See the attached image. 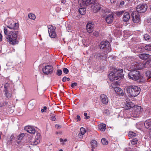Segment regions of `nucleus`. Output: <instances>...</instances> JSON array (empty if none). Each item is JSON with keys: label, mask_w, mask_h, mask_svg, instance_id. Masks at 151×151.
Here are the masks:
<instances>
[{"label": "nucleus", "mask_w": 151, "mask_h": 151, "mask_svg": "<svg viewBox=\"0 0 151 151\" xmlns=\"http://www.w3.org/2000/svg\"><path fill=\"white\" fill-rule=\"evenodd\" d=\"M124 91L128 96L134 97L137 96L140 92V88L134 85L128 86L125 87Z\"/></svg>", "instance_id": "f257e3e1"}, {"label": "nucleus", "mask_w": 151, "mask_h": 151, "mask_svg": "<svg viewBox=\"0 0 151 151\" xmlns=\"http://www.w3.org/2000/svg\"><path fill=\"white\" fill-rule=\"evenodd\" d=\"M19 32L17 31H10L8 35L6 36V41L11 45L17 44L19 42L18 35Z\"/></svg>", "instance_id": "f03ea898"}, {"label": "nucleus", "mask_w": 151, "mask_h": 151, "mask_svg": "<svg viewBox=\"0 0 151 151\" xmlns=\"http://www.w3.org/2000/svg\"><path fill=\"white\" fill-rule=\"evenodd\" d=\"M122 75L123 70L122 69L118 70L116 69H115L109 73V78L110 81L114 82L115 83H117V81H115L121 78Z\"/></svg>", "instance_id": "7ed1b4c3"}, {"label": "nucleus", "mask_w": 151, "mask_h": 151, "mask_svg": "<svg viewBox=\"0 0 151 151\" xmlns=\"http://www.w3.org/2000/svg\"><path fill=\"white\" fill-rule=\"evenodd\" d=\"M127 105L128 107H133L134 111L133 113V115L134 117H137L139 116L142 111V109L141 108V106L137 105L134 106L132 102H129Z\"/></svg>", "instance_id": "20e7f679"}, {"label": "nucleus", "mask_w": 151, "mask_h": 151, "mask_svg": "<svg viewBox=\"0 0 151 151\" xmlns=\"http://www.w3.org/2000/svg\"><path fill=\"white\" fill-rule=\"evenodd\" d=\"M100 48L104 50V51L106 53L109 52L111 51V48L109 43L108 41H102L101 42Z\"/></svg>", "instance_id": "39448f33"}, {"label": "nucleus", "mask_w": 151, "mask_h": 151, "mask_svg": "<svg viewBox=\"0 0 151 151\" xmlns=\"http://www.w3.org/2000/svg\"><path fill=\"white\" fill-rule=\"evenodd\" d=\"M140 73L137 70H133L131 71L128 74V77L134 81L138 80L139 78Z\"/></svg>", "instance_id": "423d86ee"}, {"label": "nucleus", "mask_w": 151, "mask_h": 151, "mask_svg": "<svg viewBox=\"0 0 151 151\" xmlns=\"http://www.w3.org/2000/svg\"><path fill=\"white\" fill-rule=\"evenodd\" d=\"M147 8L146 4H140L136 7V10L138 13H143L146 11Z\"/></svg>", "instance_id": "0eeeda50"}, {"label": "nucleus", "mask_w": 151, "mask_h": 151, "mask_svg": "<svg viewBox=\"0 0 151 151\" xmlns=\"http://www.w3.org/2000/svg\"><path fill=\"white\" fill-rule=\"evenodd\" d=\"M53 67L52 65H47L42 69L43 73L46 75L51 74L53 71Z\"/></svg>", "instance_id": "6e6552de"}, {"label": "nucleus", "mask_w": 151, "mask_h": 151, "mask_svg": "<svg viewBox=\"0 0 151 151\" xmlns=\"http://www.w3.org/2000/svg\"><path fill=\"white\" fill-rule=\"evenodd\" d=\"M8 25L7 27L11 29H17L19 26V24L18 23H14L12 21H9L8 22Z\"/></svg>", "instance_id": "1a4fd4ad"}, {"label": "nucleus", "mask_w": 151, "mask_h": 151, "mask_svg": "<svg viewBox=\"0 0 151 151\" xmlns=\"http://www.w3.org/2000/svg\"><path fill=\"white\" fill-rule=\"evenodd\" d=\"M48 32L49 36L51 38H54L56 36L54 27L52 25L48 26Z\"/></svg>", "instance_id": "9d476101"}, {"label": "nucleus", "mask_w": 151, "mask_h": 151, "mask_svg": "<svg viewBox=\"0 0 151 151\" xmlns=\"http://www.w3.org/2000/svg\"><path fill=\"white\" fill-rule=\"evenodd\" d=\"M132 16L133 18V21L134 22L136 23L139 22L140 20V17L138 12L136 11L132 12Z\"/></svg>", "instance_id": "9b49d317"}, {"label": "nucleus", "mask_w": 151, "mask_h": 151, "mask_svg": "<svg viewBox=\"0 0 151 151\" xmlns=\"http://www.w3.org/2000/svg\"><path fill=\"white\" fill-rule=\"evenodd\" d=\"M142 64L138 63L137 62L131 64V68L132 70L139 69L142 68Z\"/></svg>", "instance_id": "f8f14e48"}, {"label": "nucleus", "mask_w": 151, "mask_h": 151, "mask_svg": "<svg viewBox=\"0 0 151 151\" xmlns=\"http://www.w3.org/2000/svg\"><path fill=\"white\" fill-rule=\"evenodd\" d=\"M94 24L92 22H88L87 24L86 28L88 32L89 33L92 32L94 29Z\"/></svg>", "instance_id": "ddd939ff"}, {"label": "nucleus", "mask_w": 151, "mask_h": 151, "mask_svg": "<svg viewBox=\"0 0 151 151\" xmlns=\"http://www.w3.org/2000/svg\"><path fill=\"white\" fill-rule=\"evenodd\" d=\"M41 135L40 133H37L35 140L32 142L33 145H37L40 142Z\"/></svg>", "instance_id": "4468645a"}, {"label": "nucleus", "mask_w": 151, "mask_h": 151, "mask_svg": "<svg viewBox=\"0 0 151 151\" xmlns=\"http://www.w3.org/2000/svg\"><path fill=\"white\" fill-rule=\"evenodd\" d=\"M101 100L104 104H106L108 102V99L106 96L104 94L101 95L100 96Z\"/></svg>", "instance_id": "2eb2a0df"}, {"label": "nucleus", "mask_w": 151, "mask_h": 151, "mask_svg": "<svg viewBox=\"0 0 151 151\" xmlns=\"http://www.w3.org/2000/svg\"><path fill=\"white\" fill-rule=\"evenodd\" d=\"M24 129L27 132L31 134H34L35 132V129L33 127L31 126H26L25 127Z\"/></svg>", "instance_id": "dca6fc26"}, {"label": "nucleus", "mask_w": 151, "mask_h": 151, "mask_svg": "<svg viewBox=\"0 0 151 151\" xmlns=\"http://www.w3.org/2000/svg\"><path fill=\"white\" fill-rule=\"evenodd\" d=\"M113 20V16L112 14H109L106 17V21L108 24L111 23Z\"/></svg>", "instance_id": "f3484780"}, {"label": "nucleus", "mask_w": 151, "mask_h": 151, "mask_svg": "<svg viewBox=\"0 0 151 151\" xmlns=\"http://www.w3.org/2000/svg\"><path fill=\"white\" fill-rule=\"evenodd\" d=\"M106 55L104 56L100 53H96L94 55L95 58L99 60H103L104 58H106Z\"/></svg>", "instance_id": "a211bd4d"}, {"label": "nucleus", "mask_w": 151, "mask_h": 151, "mask_svg": "<svg viewBox=\"0 0 151 151\" xmlns=\"http://www.w3.org/2000/svg\"><path fill=\"white\" fill-rule=\"evenodd\" d=\"M142 68H148L151 67V59L150 58L146 61L144 64L141 65Z\"/></svg>", "instance_id": "6ab92c4d"}, {"label": "nucleus", "mask_w": 151, "mask_h": 151, "mask_svg": "<svg viewBox=\"0 0 151 151\" xmlns=\"http://www.w3.org/2000/svg\"><path fill=\"white\" fill-rule=\"evenodd\" d=\"M96 0H83V3L84 5H89L94 4Z\"/></svg>", "instance_id": "aec40b11"}, {"label": "nucleus", "mask_w": 151, "mask_h": 151, "mask_svg": "<svg viewBox=\"0 0 151 151\" xmlns=\"http://www.w3.org/2000/svg\"><path fill=\"white\" fill-rule=\"evenodd\" d=\"M144 125L147 129H151V120L149 119L146 121L144 123Z\"/></svg>", "instance_id": "412c9836"}, {"label": "nucleus", "mask_w": 151, "mask_h": 151, "mask_svg": "<svg viewBox=\"0 0 151 151\" xmlns=\"http://www.w3.org/2000/svg\"><path fill=\"white\" fill-rule=\"evenodd\" d=\"M130 18V14L127 13H125L124 14L123 17V20L125 22L128 21Z\"/></svg>", "instance_id": "4be33fe9"}, {"label": "nucleus", "mask_w": 151, "mask_h": 151, "mask_svg": "<svg viewBox=\"0 0 151 151\" xmlns=\"http://www.w3.org/2000/svg\"><path fill=\"white\" fill-rule=\"evenodd\" d=\"M140 58L142 60H146L148 59L150 57V55L146 54H140L139 55Z\"/></svg>", "instance_id": "5701e85b"}, {"label": "nucleus", "mask_w": 151, "mask_h": 151, "mask_svg": "<svg viewBox=\"0 0 151 151\" xmlns=\"http://www.w3.org/2000/svg\"><path fill=\"white\" fill-rule=\"evenodd\" d=\"M114 89L115 92L118 94H121L123 92V91L119 87H116L114 88Z\"/></svg>", "instance_id": "b1692460"}, {"label": "nucleus", "mask_w": 151, "mask_h": 151, "mask_svg": "<svg viewBox=\"0 0 151 151\" xmlns=\"http://www.w3.org/2000/svg\"><path fill=\"white\" fill-rule=\"evenodd\" d=\"M24 136L25 134H21L18 136L17 142L18 144L21 142L23 138H24Z\"/></svg>", "instance_id": "393cba45"}, {"label": "nucleus", "mask_w": 151, "mask_h": 151, "mask_svg": "<svg viewBox=\"0 0 151 151\" xmlns=\"http://www.w3.org/2000/svg\"><path fill=\"white\" fill-rule=\"evenodd\" d=\"M9 85L8 83H5L4 85V92H7L9 88Z\"/></svg>", "instance_id": "a878e982"}, {"label": "nucleus", "mask_w": 151, "mask_h": 151, "mask_svg": "<svg viewBox=\"0 0 151 151\" xmlns=\"http://www.w3.org/2000/svg\"><path fill=\"white\" fill-rule=\"evenodd\" d=\"M106 125L102 124L100 125L99 129L101 131H104L106 129Z\"/></svg>", "instance_id": "bb28decb"}, {"label": "nucleus", "mask_w": 151, "mask_h": 151, "mask_svg": "<svg viewBox=\"0 0 151 151\" xmlns=\"http://www.w3.org/2000/svg\"><path fill=\"white\" fill-rule=\"evenodd\" d=\"M79 11L81 14L84 15L85 13L86 9L84 8H80L79 9Z\"/></svg>", "instance_id": "cd10ccee"}, {"label": "nucleus", "mask_w": 151, "mask_h": 151, "mask_svg": "<svg viewBox=\"0 0 151 151\" xmlns=\"http://www.w3.org/2000/svg\"><path fill=\"white\" fill-rule=\"evenodd\" d=\"M136 136V134L132 132H130L128 133V137H129L132 138Z\"/></svg>", "instance_id": "c85d7f7f"}, {"label": "nucleus", "mask_w": 151, "mask_h": 151, "mask_svg": "<svg viewBox=\"0 0 151 151\" xmlns=\"http://www.w3.org/2000/svg\"><path fill=\"white\" fill-rule=\"evenodd\" d=\"M97 142L94 140H93L91 142V144L92 147H95L97 146Z\"/></svg>", "instance_id": "c756f323"}, {"label": "nucleus", "mask_w": 151, "mask_h": 151, "mask_svg": "<svg viewBox=\"0 0 151 151\" xmlns=\"http://www.w3.org/2000/svg\"><path fill=\"white\" fill-rule=\"evenodd\" d=\"M6 92H5V95L6 97L8 98H10L12 95V93L11 92L8 91L6 93Z\"/></svg>", "instance_id": "7c9ffc66"}, {"label": "nucleus", "mask_w": 151, "mask_h": 151, "mask_svg": "<svg viewBox=\"0 0 151 151\" xmlns=\"http://www.w3.org/2000/svg\"><path fill=\"white\" fill-rule=\"evenodd\" d=\"M137 139L136 138L132 139L131 141V143L132 145H134L137 143Z\"/></svg>", "instance_id": "2f4dec72"}, {"label": "nucleus", "mask_w": 151, "mask_h": 151, "mask_svg": "<svg viewBox=\"0 0 151 151\" xmlns=\"http://www.w3.org/2000/svg\"><path fill=\"white\" fill-rule=\"evenodd\" d=\"M101 142L102 144L104 145H106L108 143V141L106 140L105 138H102L101 139Z\"/></svg>", "instance_id": "473e14b6"}, {"label": "nucleus", "mask_w": 151, "mask_h": 151, "mask_svg": "<svg viewBox=\"0 0 151 151\" xmlns=\"http://www.w3.org/2000/svg\"><path fill=\"white\" fill-rule=\"evenodd\" d=\"M144 38L146 40H149L150 39V36L147 34H145L144 35Z\"/></svg>", "instance_id": "72a5a7b5"}, {"label": "nucleus", "mask_w": 151, "mask_h": 151, "mask_svg": "<svg viewBox=\"0 0 151 151\" xmlns=\"http://www.w3.org/2000/svg\"><path fill=\"white\" fill-rule=\"evenodd\" d=\"M29 18L32 19H35V17L34 14L30 13L28 14Z\"/></svg>", "instance_id": "f704fd0d"}, {"label": "nucleus", "mask_w": 151, "mask_h": 151, "mask_svg": "<svg viewBox=\"0 0 151 151\" xmlns=\"http://www.w3.org/2000/svg\"><path fill=\"white\" fill-rule=\"evenodd\" d=\"M86 133V130L84 128L82 127L80 129L79 133L84 135Z\"/></svg>", "instance_id": "c9c22d12"}, {"label": "nucleus", "mask_w": 151, "mask_h": 151, "mask_svg": "<svg viewBox=\"0 0 151 151\" xmlns=\"http://www.w3.org/2000/svg\"><path fill=\"white\" fill-rule=\"evenodd\" d=\"M145 50L148 51L151 50V44H150L145 46Z\"/></svg>", "instance_id": "e433bc0d"}, {"label": "nucleus", "mask_w": 151, "mask_h": 151, "mask_svg": "<svg viewBox=\"0 0 151 151\" xmlns=\"http://www.w3.org/2000/svg\"><path fill=\"white\" fill-rule=\"evenodd\" d=\"M146 76L147 79H149L151 78V72L150 71H147L146 73Z\"/></svg>", "instance_id": "4c0bfd02"}, {"label": "nucleus", "mask_w": 151, "mask_h": 151, "mask_svg": "<svg viewBox=\"0 0 151 151\" xmlns=\"http://www.w3.org/2000/svg\"><path fill=\"white\" fill-rule=\"evenodd\" d=\"M139 80V81L142 83H143L145 81V79L142 76H141L140 75L139 78L138 79Z\"/></svg>", "instance_id": "58836bf2"}, {"label": "nucleus", "mask_w": 151, "mask_h": 151, "mask_svg": "<svg viewBox=\"0 0 151 151\" xmlns=\"http://www.w3.org/2000/svg\"><path fill=\"white\" fill-rule=\"evenodd\" d=\"M34 106V103L32 101H30L29 102L28 106L30 109H32V107Z\"/></svg>", "instance_id": "ea45409f"}, {"label": "nucleus", "mask_w": 151, "mask_h": 151, "mask_svg": "<svg viewBox=\"0 0 151 151\" xmlns=\"http://www.w3.org/2000/svg\"><path fill=\"white\" fill-rule=\"evenodd\" d=\"M83 135L82 134H80L79 133L78 135V139L79 140H81V139L83 137Z\"/></svg>", "instance_id": "a19ab883"}, {"label": "nucleus", "mask_w": 151, "mask_h": 151, "mask_svg": "<svg viewBox=\"0 0 151 151\" xmlns=\"http://www.w3.org/2000/svg\"><path fill=\"white\" fill-rule=\"evenodd\" d=\"M124 11H119L117 12L116 13V14L118 16H120L121 15V14H122Z\"/></svg>", "instance_id": "79ce46f5"}, {"label": "nucleus", "mask_w": 151, "mask_h": 151, "mask_svg": "<svg viewBox=\"0 0 151 151\" xmlns=\"http://www.w3.org/2000/svg\"><path fill=\"white\" fill-rule=\"evenodd\" d=\"M60 141L61 142L62 144L63 145L64 144V142H65L67 141V139H63L62 138H60Z\"/></svg>", "instance_id": "37998d69"}, {"label": "nucleus", "mask_w": 151, "mask_h": 151, "mask_svg": "<svg viewBox=\"0 0 151 151\" xmlns=\"http://www.w3.org/2000/svg\"><path fill=\"white\" fill-rule=\"evenodd\" d=\"M62 73V71L60 70H58L57 72V74L59 76H60Z\"/></svg>", "instance_id": "c03bdc74"}, {"label": "nucleus", "mask_w": 151, "mask_h": 151, "mask_svg": "<svg viewBox=\"0 0 151 151\" xmlns=\"http://www.w3.org/2000/svg\"><path fill=\"white\" fill-rule=\"evenodd\" d=\"M63 72L65 74H67L69 72L68 70L66 68H63Z\"/></svg>", "instance_id": "a18cd8bd"}, {"label": "nucleus", "mask_w": 151, "mask_h": 151, "mask_svg": "<svg viewBox=\"0 0 151 151\" xmlns=\"http://www.w3.org/2000/svg\"><path fill=\"white\" fill-rule=\"evenodd\" d=\"M4 33L6 35V36L7 35H8V32L7 31V28H6V27H4Z\"/></svg>", "instance_id": "49530a36"}, {"label": "nucleus", "mask_w": 151, "mask_h": 151, "mask_svg": "<svg viewBox=\"0 0 151 151\" xmlns=\"http://www.w3.org/2000/svg\"><path fill=\"white\" fill-rule=\"evenodd\" d=\"M104 112L107 115H109L110 114L109 111L108 109H106L104 110Z\"/></svg>", "instance_id": "de8ad7c7"}, {"label": "nucleus", "mask_w": 151, "mask_h": 151, "mask_svg": "<svg viewBox=\"0 0 151 151\" xmlns=\"http://www.w3.org/2000/svg\"><path fill=\"white\" fill-rule=\"evenodd\" d=\"M14 134H12L10 137V141L12 142V141L13 139H14Z\"/></svg>", "instance_id": "09e8293b"}, {"label": "nucleus", "mask_w": 151, "mask_h": 151, "mask_svg": "<svg viewBox=\"0 0 151 151\" xmlns=\"http://www.w3.org/2000/svg\"><path fill=\"white\" fill-rule=\"evenodd\" d=\"M84 115L85 116V119H88L90 118V116H87V114L86 113H84Z\"/></svg>", "instance_id": "8fccbe9b"}, {"label": "nucleus", "mask_w": 151, "mask_h": 151, "mask_svg": "<svg viewBox=\"0 0 151 151\" xmlns=\"http://www.w3.org/2000/svg\"><path fill=\"white\" fill-rule=\"evenodd\" d=\"M77 85V84L76 83H72L71 84V86L73 88L74 87V86H76Z\"/></svg>", "instance_id": "3c124183"}, {"label": "nucleus", "mask_w": 151, "mask_h": 151, "mask_svg": "<svg viewBox=\"0 0 151 151\" xmlns=\"http://www.w3.org/2000/svg\"><path fill=\"white\" fill-rule=\"evenodd\" d=\"M46 109H47V107L45 106H44L43 107V109H42L41 110L42 112H45V110H46Z\"/></svg>", "instance_id": "603ef678"}, {"label": "nucleus", "mask_w": 151, "mask_h": 151, "mask_svg": "<svg viewBox=\"0 0 151 151\" xmlns=\"http://www.w3.org/2000/svg\"><path fill=\"white\" fill-rule=\"evenodd\" d=\"M51 119L53 121H55L56 120V118L55 116H52L51 117Z\"/></svg>", "instance_id": "864d4df0"}, {"label": "nucleus", "mask_w": 151, "mask_h": 151, "mask_svg": "<svg viewBox=\"0 0 151 151\" xmlns=\"http://www.w3.org/2000/svg\"><path fill=\"white\" fill-rule=\"evenodd\" d=\"M7 0H0V3H6Z\"/></svg>", "instance_id": "5fc2aeb1"}, {"label": "nucleus", "mask_w": 151, "mask_h": 151, "mask_svg": "<svg viewBox=\"0 0 151 151\" xmlns=\"http://www.w3.org/2000/svg\"><path fill=\"white\" fill-rule=\"evenodd\" d=\"M55 127L57 129L60 128H61V126L60 125L56 124L55 125Z\"/></svg>", "instance_id": "6e6d98bb"}, {"label": "nucleus", "mask_w": 151, "mask_h": 151, "mask_svg": "<svg viewBox=\"0 0 151 151\" xmlns=\"http://www.w3.org/2000/svg\"><path fill=\"white\" fill-rule=\"evenodd\" d=\"M124 2L123 1H121L120 2V4L121 6H122L124 4Z\"/></svg>", "instance_id": "4d7b16f0"}, {"label": "nucleus", "mask_w": 151, "mask_h": 151, "mask_svg": "<svg viewBox=\"0 0 151 151\" xmlns=\"http://www.w3.org/2000/svg\"><path fill=\"white\" fill-rule=\"evenodd\" d=\"M77 117L78 119L77 121H79L81 120V119L80 116L78 115L77 116Z\"/></svg>", "instance_id": "13d9d810"}, {"label": "nucleus", "mask_w": 151, "mask_h": 151, "mask_svg": "<svg viewBox=\"0 0 151 151\" xmlns=\"http://www.w3.org/2000/svg\"><path fill=\"white\" fill-rule=\"evenodd\" d=\"M66 77H63V78L62 79V81L63 82H65L66 81Z\"/></svg>", "instance_id": "bf43d9fd"}, {"label": "nucleus", "mask_w": 151, "mask_h": 151, "mask_svg": "<svg viewBox=\"0 0 151 151\" xmlns=\"http://www.w3.org/2000/svg\"><path fill=\"white\" fill-rule=\"evenodd\" d=\"M2 35L1 33L0 32V41H1L2 40Z\"/></svg>", "instance_id": "052dcab7"}, {"label": "nucleus", "mask_w": 151, "mask_h": 151, "mask_svg": "<svg viewBox=\"0 0 151 151\" xmlns=\"http://www.w3.org/2000/svg\"><path fill=\"white\" fill-rule=\"evenodd\" d=\"M68 29H67V30H68V32H69V30H70V26H68Z\"/></svg>", "instance_id": "680f3d73"}, {"label": "nucleus", "mask_w": 151, "mask_h": 151, "mask_svg": "<svg viewBox=\"0 0 151 151\" xmlns=\"http://www.w3.org/2000/svg\"><path fill=\"white\" fill-rule=\"evenodd\" d=\"M94 35L95 36H97L98 35V33L97 32H95L93 33Z\"/></svg>", "instance_id": "e2e57ef3"}, {"label": "nucleus", "mask_w": 151, "mask_h": 151, "mask_svg": "<svg viewBox=\"0 0 151 151\" xmlns=\"http://www.w3.org/2000/svg\"><path fill=\"white\" fill-rule=\"evenodd\" d=\"M115 1V0H111L110 1L111 3H114Z\"/></svg>", "instance_id": "0e129e2a"}, {"label": "nucleus", "mask_w": 151, "mask_h": 151, "mask_svg": "<svg viewBox=\"0 0 151 151\" xmlns=\"http://www.w3.org/2000/svg\"><path fill=\"white\" fill-rule=\"evenodd\" d=\"M67 79V80L68 81H70V79L69 78H66V79Z\"/></svg>", "instance_id": "69168bd1"}, {"label": "nucleus", "mask_w": 151, "mask_h": 151, "mask_svg": "<svg viewBox=\"0 0 151 151\" xmlns=\"http://www.w3.org/2000/svg\"><path fill=\"white\" fill-rule=\"evenodd\" d=\"M95 148V147H92V151H93V148Z\"/></svg>", "instance_id": "338daca9"}, {"label": "nucleus", "mask_w": 151, "mask_h": 151, "mask_svg": "<svg viewBox=\"0 0 151 151\" xmlns=\"http://www.w3.org/2000/svg\"><path fill=\"white\" fill-rule=\"evenodd\" d=\"M59 151H63L61 149V150H59Z\"/></svg>", "instance_id": "774afa93"}]
</instances>
